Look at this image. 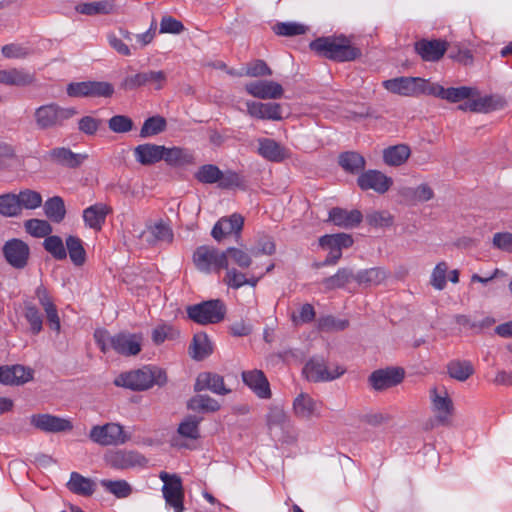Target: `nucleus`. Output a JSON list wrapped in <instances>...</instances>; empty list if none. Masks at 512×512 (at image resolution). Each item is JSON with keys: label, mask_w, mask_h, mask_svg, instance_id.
Listing matches in <instances>:
<instances>
[{"label": "nucleus", "mask_w": 512, "mask_h": 512, "mask_svg": "<svg viewBox=\"0 0 512 512\" xmlns=\"http://www.w3.org/2000/svg\"><path fill=\"white\" fill-rule=\"evenodd\" d=\"M94 339L103 353L113 349L123 356H135L142 349L143 337L141 334L120 332L111 336L104 329L94 332Z\"/></svg>", "instance_id": "nucleus-1"}, {"label": "nucleus", "mask_w": 512, "mask_h": 512, "mask_svg": "<svg viewBox=\"0 0 512 512\" xmlns=\"http://www.w3.org/2000/svg\"><path fill=\"white\" fill-rule=\"evenodd\" d=\"M167 382L166 372L156 366H144L140 369L120 374L114 384L134 391H143L153 385L163 386Z\"/></svg>", "instance_id": "nucleus-2"}, {"label": "nucleus", "mask_w": 512, "mask_h": 512, "mask_svg": "<svg viewBox=\"0 0 512 512\" xmlns=\"http://www.w3.org/2000/svg\"><path fill=\"white\" fill-rule=\"evenodd\" d=\"M310 48L321 56L339 62L352 61L361 55L360 50L344 36L318 38L310 43Z\"/></svg>", "instance_id": "nucleus-3"}, {"label": "nucleus", "mask_w": 512, "mask_h": 512, "mask_svg": "<svg viewBox=\"0 0 512 512\" xmlns=\"http://www.w3.org/2000/svg\"><path fill=\"white\" fill-rule=\"evenodd\" d=\"M187 314L191 320L201 325L216 324L224 320L226 306L219 299L204 301L189 306Z\"/></svg>", "instance_id": "nucleus-4"}, {"label": "nucleus", "mask_w": 512, "mask_h": 512, "mask_svg": "<svg viewBox=\"0 0 512 512\" xmlns=\"http://www.w3.org/2000/svg\"><path fill=\"white\" fill-rule=\"evenodd\" d=\"M76 114L77 110L74 107H61L51 103L37 108L34 117L40 129H48L61 126L65 120L72 118Z\"/></svg>", "instance_id": "nucleus-5"}, {"label": "nucleus", "mask_w": 512, "mask_h": 512, "mask_svg": "<svg viewBox=\"0 0 512 512\" xmlns=\"http://www.w3.org/2000/svg\"><path fill=\"white\" fill-rule=\"evenodd\" d=\"M430 81L419 77H397L383 82V86L391 93L406 97L428 95Z\"/></svg>", "instance_id": "nucleus-6"}, {"label": "nucleus", "mask_w": 512, "mask_h": 512, "mask_svg": "<svg viewBox=\"0 0 512 512\" xmlns=\"http://www.w3.org/2000/svg\"><path fill=\"white\" fill-rule=\"evenodd\" d=\"M345 373V369L335 363L328 364L322 357L311 358L303 368V374L312 382H328Z\"/></svg>", "instance_id": "nucleus-7"}, {"label": "nucleus", "mask_w": 512, "mask_h": 512, "mask_svg": "<svg viewBox=\"0 0 512 512\" xmlns=\"http://www.w3.org/2000/svg\"><path fill=\"white\" fill-rule=\"evenodd\" d=\"M92 442L101 446L122 445L130 440L131 435L127 434L124 427L119 423H106L95 425L89 432Z\"/></svg>", "instance_id": "nucleus-8"}, {"label": "nucleus", "mask_w": 512, "mask_h": 512, "mask_svg": "<svg viewBox=\"0 0 512 512\" xmlns=\"http://www.w3.org/2000/svg\"><path fill=\"white\" fill-rule=\"evenodd\" d=\"M193 262L199 271L207 274L227 268L224 251L209 246L198 247L193 254Z\"/></svg>", "instance_id": "nucleus-9"}, {"label": "nucleus", "mask_w": 512, "mask_h": 512, "mask_svg": "<svg viewBox=\"0 0 512 512\" xmlns=\"http://www.w3.org/2000/svg\"><path fill=\"white\" fill-rule=\"evenodd\" d=\"M159 478L163 481L162 493L166 506L173 508L174 512H183L184 491L180 477L161 472Z\"/></svg>", "instance_id": "nucleus-10"}, {"label": "nucleus", "mask_w": 512, "mask_h": 512, "mask_svg": "<svg viewBox=\"0 0 512 512\" xmlns=\"http://www.w3.org/2000/svg\"><path fill=\"white\" fill-rule=\"evenodd\" d=\"M505 104V100L502 97L496 95L482 96L476 88V93L468 101L461 103L458 109L464 112L489 113L502 109Z\"/></svg>", "instance_id": "nucleus-11"}, {"label": "nucleus", "mask_w": 512, "mask_h": 512, "mask_svg": "<svg viewBox=\"0 0 512 512\" xmlns=\"http://www.w3.org/2000/svg\"><path fill=\"white\" fill-rule=\"evenodd\" d=\"M431 408L436 420L446 424L453 411V402L445 387H433L429 391Z\"/></svg>", "instance_id": "nucleus-12"}, {"label": "nucleus", "mask_w": 512, "mask_h": 512, "mask_svg": "<svg viewBox=\"0 0 512 512\" xmlns=\"http://www.w3.org/2000/svg\"><path fill=\"white\" fill-rule=\"evenodd\" d=\"M30 424L46 433H60L70 431L73 428L70 419L48 413L31 415Z\"/></svg>", "instance_id": "nucleus-13"}, {"label": "nucleus", "mask_w": 512, "mask_h": 512, "mask_svg": "<svg viewBox=\"0 0 512 512\" xmlns=\"http://www.w3.org/2000/svg\"><path fill=\"white\" fill-rule=\"evenodd\" d=\"M138 238L148 245H155L158 242H171L173 232L168 223L159 219L156 221H148L145 229L139 232Z\"/></svg>", "instance_id": "nucleus-14"}, {"label": "nucleus", "mask_w": 512, "mask_h": 512, "mask_svg": "<svg viewBox=\"0 0 512 512\" xmlns=\"http://www.w3.org/2000/svg\"><path fill=\"white\" fill-rule=\"evenodd\" d=\"M322 405L306 392H300L293 400L292 411L301 420H311L321 416Z\"/></svg>", "instance_id": "nucleus-15"}, {"label": "nucleus", "mask_w": 512, "mask_h": 512, "mask_svg": "<svg viewBox=\"0 0 512 512\" xmlns=\"http://www.w3.org/2000/svg\"><path fill=\"white\" fill-rule=\"evenodd\" d=\"M3 254L12 267L22 269L27 265L30 248L24 241L14 238L4 244Z\"/></svg>", "instance_id": "nucleus-16"}, {"label": "nucleus", "mask_w": 512, "mask_h": 512, "mask_svg": "<svg viewBox=\"0 0 512 512\" xmlns=\"http://www.w3.org/2000/svg\"><path fill=\"white\" fill-rule=\"evenodd\" d=\"M476 93L475 87L461 86L444 88L438 83H430L428 95L446 100L450 103L468 101Z\"/></svg>", "instance_id": "nucleus-17"}, {"label": "nucleus", "mask_w": 512, "mask_h": 512, "mask_svg": "<svg viewBox=\"0 0 512 512\" xmlns=\"http://www.w3.org/2000/svg\"><path fill=\"white\" fill-rule=\"evenodd\" d=\"M107 464L115 469H130L146 464L144 456L135 451L117 450L105 455Z\"/></svg>", "instance_id": "nucleus-18"}, {"label": "nucleus", "mask_w": 512, "mask_h": 512, "mask_svg": "<svg viewBox=\"0 0 512 512\" xmlns=\"http://www.w3.org/2000/svg\"><path fill=\"white\" fill-rule=\"evenodd\" d=\"M357 182L362 190L371 189L379 194L387 192L393 184L391 177L378 170H368L362 173Z\"/></svg>", "instance_id": "nucleus-19"}, {"label": "nucleus", "mask_w": 512, "mask_h": 512, "mask_svg": "<svg viewBox=\"0 0 512 512\" xmlns=\"http://www.w3.org/2000/svg\"><path fill=\"white\" fill-rule=\"evenodd\" d=\"M33 370L23 365L0 366V383L7 386H20L33 379Z\"/></svg>", "instance_id": "nucleus-20"}, {"label": "nucleus", "mask_w": 512, "mask_h": 512, "mask_svg": "<svg viewBox=\"0 0 512 512\" xmlns=\"http://www.w3.org/2000/svg\"><path fill=\"white\" fill-rule=\"evenodd\" d=\"M248 94L259 99H279L283 96L282 86L274 81L259 80L245 85Z\"/></svg>", "instance_id": "nucleus-21"}, {"label": "nucleus", "mask_w": 512, "mask_h": 512, "mask_svg": "<svg viewBox=\"0 0 512 512\" xmlns=\"http://www.w3.org/2000/svg\"><path fill=\"white\" fill-rule=\"evenodd\" d=\"M404 378V371L400 368H387L374 371L369 382L375 390H384L399 384Z\"/></svg>", "instance_id": "nucleus-22"}, {"label": "nucleus", "mask_w": 512, "mask_h": 512, "mask_svg": "<svg viewBox=\"0 0 512 512\" xmlns=\"http://www.w3.org/2000/svg\"><path fill=\"white\" fill-rule=\"evenodd\" d=\"M166 81V74L163 71L141 72L127 76L122 83L125 89H135L146 84H154L156 89H161Z\"/></svg>", "instance_id": "nucleus-23"}, {"label": "nucleus", "mask_w": 512, "mask_h": 512, "mask_svg": "<svg viewBox=\"0 0 512 512\" xmlns=\"http://www.w3.org/2000/svg\"><path fill=\"white\" fill-rule=\"evenodd\" d=\"M247 113L254 118L263 119V120H281L282 119V109L281 105L278 103L272 102H257V101H247L246 102Z\"/></svg>", "instance_id": "nucleus-24"}, {"label": "nucleus", "mask_w": 512, "mask_h": 512, "mask_svg": "<svg viewBox=\"0 0 512 512\" xmlns=\"http://www.w3.org/2000/svg\"><path fill=\"white\" fill-rule=\"evenodd\" d=\"M258 154L271 162H281L290 156L289 150L270 138H259L257 140Z\"/></svg>", "instance_id": "nucleus-25"}, {"label": "nucleus", "mask_w": 512, "mask_h": 512, "mask_svg": "<svg viewBox=\"0 0 512 512\" xmlns=\"http://www.w3.org/2000/svg\"><path fill=\"white\" fill-rule=\"evenodd\" d=\"M243 382L259 397L268 399L271 397L269 382L261 370H250L242 373Z\"/></svg>", "instance_id": "nucleus-26"}, {"label": "nucleus", "mask_w": 512, "mask_h": 512, "mask_svg": "<svg viewBox=\"0 0 512 512\" xmlns=\"http://www.w3.org/2000/svg\"><path fill=\"white\" fill-rule=\"evenodd\" d=\"M164 145L144 143L136 146L133 150L135 160L144 166L153 165L163 160Z\"/></svg>", "instance_id": "nucleus-27"}, {"label": "nucleus", "mask_w": 512, "mask_h": 512, "mask_svg": "<svg viewBox=\"0 0 512 512\" xmlns=\"http://www.w3.org/2000/svg\"><path fill=\"white\" fill-rule=\"evenodd\" d=\"M243 224L244 219L239 214H232L230 217L221 218L214 225L212 236L215 240L220 241L222 238L232 233L239 234Z\"/></svg>", "instance_id": "nucleus-28"}, {"label": "nucleus", "mask_w": 512, "mask_h": 512, "mask_svg": "<svg viewBox=\"0 0 512 512\" xmlns=\"http://www.w3.org/2000/svg\"><path fill=\"white\" fill-rule=\"evenodd\" d=\"M111 212L108 205L104 203H96L83 210V221L85 226L99 231L105 223L106 216Z\"/></svg>", "instance_id": "nucleus-29"}, {"label": "nucleus", "mask_w": 512, "mask_h": 512, "mask_svg": "<svg viewBox=\"0 0 512 512\" xmlns=\"http://www.w3.org/2000/svg\"><path fill=\"white\" fill-rule=\"evenodd\" d=\"M49 158L59 165L77 168L88 158V155L86 153H74L65 147H57L49 152Z\"/></svg>", "instance_id": "nucleus-30"}, {"label": "nucleus", "mask_w": 512, "mask_h": 512, "mask_svg": "<svg viewBox=\"0 0 512 512\" xmlns=\"http://www.w3.org/2000/svg\"><path fill=\"white\" fill-rule=\"evenodd\" d=\"M195 390H210L211 392L219 395H225L231 391L225 386L222 376L211 372H203L198 375L195 383Z\"/></svg>", "instance_id": "nucleus-31"}, {"label": "nucleus", "mask_w": 512, "mask_h": 512, "mask_svg": "<svg viewBox=\"0 0 512 512\" xmlns=\"http://www.w3.org/2000/svg\"><path fill=\"white\" fill-rule=\"evenodd\" d=\"M34 81V74L25 69L10 68L0 70V84L3 85L25 87L31 85Z\"/></svg>", "instance_id": "nucleus-32"}, {"label": "nucleus", "mask_w": 512, "mask_h": 512, "mask_svg": "<svg viewBox=\"0 0 512 512\" xmlns=\"http://www.w3.org/2000/svg\"><path fill=\"white\" fill-rule=\"evenodd\" d=\"M363 219V215L359 210H345L339 207L329 211V220L336 226L342 228H353L358 226Z\"/></svg>", "instance_id": "nucleus-33"}, {"label": "nucleus", "mask_w": 512, "mask_h": 512, "mask_svg": "<svg viewBox=\"0 0 512 512\" xmlns=\"http://www.w3.org/2000/svg\"><path fill=\"white\" fill-rule=\"evenodd\" d=\"M163 160L171 167H185L195 163L193 153L182 147H165Z\"/></svg>", "instance_id": "nucleus-34"}, {"label": "nucleus", "mask_w": 512, "mask_h": 512, "mask_svg": "<svg viewBox=\"0 0 512 512\" xmlns=\"http://www.w3.org/2000/svg\"><path fill=\"white\" fill-rule=\"evenodd\" d=\"M415 49L425 61H437L446 52V43L441 40H422L416 43Z\"/></svg>", "instance_id": "nucleus-35"}, {"label": "nucleus", "mask_w": 512, "mask_h": 512, "mask_svg": "<svg viewBox=\"0 0 512 512\" xmlns=\"http://www.w3.org/2000/svg\"><path fill=\"white\" fill-rule=\"evenodd\" d=\"M67 488L74 494L89 497L96 490V483L78 472H72L67 482Z\"/></svg>", "instance_id": "nucleus-36"}, {"label": "nucleus", "mask_w": 512, "mask_h": 512, "mask_svg": "<svg viewBox=\"0 0 512 512\" xmlns=\"http://www.w3.org/2000/svg\"><path fill=\"white\" fill-rule=\"evenodd\" d=\"M388 272L380 267L364 269L355 274L354 280L359 285L377 286L388 278Z\"/></svg>", "instance_id": "nucleus-37"}, {"label": "nucleus", "mask_w": 512, "mask_h": 512, "mask_svg": "<svg viewBox=\"0 0 512 512\" xmlns=\"http://www.w3.org/2000/svg\"><path fill=\"white\" fill-rule=\"evenodd\" d=\"M267 427L270 434L274 437L279 436V431H283L288 425V417L282 407L275 406L269 409L266 416Z\"/></svg>", "instance_id": "nucleus-38"}, {"label": "nucleus", "mask_w": 512, "mask_h": 512, "mask_svg": "<svg viewBox=\"0 0 512 512\" xmlns=\"http://www.w3.org/2000/svg\"><path fill=\"white\" fill-rule=\"evenodd\" d=\"M411 155V149L406 144L390 146L383 151L384 162L389 166L404 164Z\"/></svg>", "instance_id": "nucleus-39"}, {"label": "nucleus", "mask_w": 512, "mask_h": 512, "mask_svg": "<svg viewBox=\"0 0 512 512\" xmlns=\"http://www.w3.org/2000/svg\"><path fill=\"white\" fill-rule=\"evenodd\" d=\"M190 350V354L193 359L203 360L212 353L213 346L207 334L197 333L193 337Z\"/></svg>", "instance_id": "nucleus-40"}, {"label": "nucleus", "mask_w": 512, "mask_h": 512, "mask_svg": "<svg viewBox=\"0 0 512 512\" xmlns=\"http://www.w3.org/2000/svg\"><path fill=\"white\" fill-rule=\"evenodd\" d=\"M44 213L52 222L60 223L66 215L64 200L60 196L48 198L44 203Z\"/></svg>", "instance_id": "nucleus-41"}, {"label": "nucleus", "mask_w": 512, "mask_h": 512, "mask_svg": "<svg viewBox=\"0 0 512 512\" xmlns=\"http://www.w3.org/2000/svg\"><path fill=\"white\" fill-rule=\"evenodd\" d=\"M401 195L407 200L417 203L431 200L434 197V192L428 184L423 183L415 188H403Z\"/></svg>", "instance_id": "nucleus-42"}, {"label": "nucleus", "mask_w": 512, "mask_h": 512, "mask_svg": "<svg viewBox=\"0 0 512 512\" xmlns=\"http://www.w3.org/2000/svg\"><path fill=\"white\" fill-rule=\"evenodd\" d=\"M16 197L19 202L20 212L25 210H35L42 206L43 198L41 194L35 190L24 189L21 190Z\"/></svg>", "instance_id": "nucleus-43"}, {"label": "nucleus", "mask_w": 512, "mask_h": 512, "mask_svg": "<svg viewBox=\"0 0 512 512\" xmlns=\"http://www.w3.org/2000/svg\"><path fill=\"white\" fill-rule=\"evenodd\" d=\"M0 215L6 218L19 217L20 206L15 193L0 195Z\"/></svg>", "instance_id": "nucleus-44"}, {"label": "nucleus", "mask_w": 512, "mask_h": 512, "mask_svg": "<svg viewBox=\"0 0 512 512\" xmlns=\"http://www.w3.org/2000/svg\"><path fill=\"white\" fill-rule=\"evenodd\" d=\"M225 258L227 260V268L230 264L237 265L241 269L249 268L252 264L251 255L239 248L230 247L224 251Z\"/></svg>", "instance_id": "nucleus-45"}, {"label": "nucleus", "mask_w": 512, "mask_h": 512, "mask_svg": "<svg viewBox=\"0 0 512 512\" xmlns=\"http://www.w3.org/2000/svg\"><path fill=\"white\" fill-rule=\"evenodd\" d=\"M353 244V239L345 233L324 235L319 239V245L324 249L348 248Z\"/></svg>", "instance_id": "nucleus-46"}, {"label": "nucleus", "mask_w": 512, "mask_h": 512, "mask_svg": "<svg viewBox=\"0 0 512 512\" xmlns=\"http://www.w3.org/2000/svg\"><path fill=\"white\" fill-rule=\"evenodd\" d=\"M188 408L195 412H215L219 410L220 404L207 395H196L188 402Z\"/></svg>", "instance_id": "nucleus-47"}, {"label": "nucleus", "mask_w": 512, "mask_h": 512, "mask_svg": "<svg viewBox=\"0 0 512 512\" xmlns=\"http://www.w3.org/2000/svg\"><path fill=\"white\" fill-rule=\"evenodd\" d=\"M354 277L355 275L351 269L341 268L333 276L325 278L322 283L326 290H333L344 287L347 283L354 279Z\"/></svg>", "instance_id": "nucleus-48"}, {"label": "nucleus", "mask_w": 512, "mask_h": 512, "mask_svg": "<svg viewBox=\"0 0 512 512\" xmlns=\"http://www.w3.org/2000/svg\"><path fill=\"white\" fill-rule=\"evenodd\" d=\"M24 317L30 324L33 334H39L43 328V320L40 311L31 301H24Z\"/></svg>", "instance_id": "nucleus-49"}, {"label": "nucleus", "mask_w": 512, "mask_h": 512, "mask_svg": "<svg viewBox=\"0 0 512 512\" xmlns=\"http://www.w3.org/2000/svg\"><path fill=\"white\" fill-rule=\"evenodd\" d=\"M166 120L161 116H153L146 119L140 130L141 138L156 136L166 129Z\"/></svg>", "instance_id": "nucleus-50"}, {"label": "nucleus", "mask_w": 512, "mask_h": 512, "mask_svg": "<svg viewBox=\"0 0 512 512\" xmlns=\"http://www.w3.org/2000/svg\"><path fill=\"white\" fill-rule=\"evenodd\" d=\"M113 9V3L108 0L92 3H81L76 6V11L84 15L109 14L113 11Z\"/></svg>", "instance_id": "nucleus-51"}, {"label": "nucleus", "mask_w": 512, "mask_h": 512, "mask_svg": "<svg viewBox=\"0 0 512 512\" xmlns=\"http://www.w3.org/2000/svg\"><path fill=\"white\" fill-rule=\"evenodd\" d=\"M102 487L117 498H127L132 493L131 485L125 480H107L100 481Z\"/></svg>", "instance_id": "nucleus-52"}, {"label": "nucleus", "mask_w": 512, "mask_h": 512, "mask_svg": "<svg viewBox=\"0 0 512 512\" xmlns=\"http://www.w3.org/2000/svg\"><path fill=\"white\" fill-rule=\"evenodd\" d=\"M28 234L36 238L47 237L52 232L50 223L43 219H29L24 223Z\"/></svg>", "instance_id": "nucleus-53"}, {"label": "nucleus", "mask_w": 512, "mask_h": 512, "mask_svg": "<svg viewBox=\"0 0 512 512\" xmlns=\"http://www.w3.org/2000/svg\"><path fill=\"white\" fill-rule=\"evenodd\" d=\"M66 247L69 252L71 261L75 265H82L85 262V250L80 238L76 236H69L66 239Z\"/></svg>", "instance_id": "nucleus-54"}, {"label": "nucleus", "mask_w": 512, "mask_h": 512, "mask_svg": "<svg viewBox=\"0 0 512 512\" xmlns=\"http://www.w3.org/2000/svg\"><path fill=\"white\" fill-rule=\"evenodd\" d=\"M88 98H109L114 94V86L106 81H88Z\"/></svg>", "instance_id": "nucleus-55"}, {"label": "nucleus", "mask_w": 512, "mask_h": 512, "mask_svg": "<svg viewBox=\"0 0 512 512\" xmlns=\"http://www.w3.org/2000/svg\"><path fill=\"white\" fill-rule=\"evenodd\" d=\"M449 375L459 381H465L473 373V367L468 361H452L448 365Z\"/></svg>", "instance_id": "nucleus-56"}, {"label": "nucleus", "mask_w": 512, "mask_h": 512, "mask_svg": "<svg viewBox=\"0 0 512 512\" xmlns=\"http://www.w3.org/2000/svg\"><path fill=\"white\" fill-rule=\"evenodd\" d=\"M44 248L54 258L58 260L65 259L67 256L66 248L64 247L63 241L59 236L52 235L47 236L44 240Z\"/></svg>", "instance_id": "nucleus-57"}, {"label": "nucleus", "mask_w": 512, "mask_h": 512, "mask_svg": "<svg viewBox=\"0 0 512 512\" xmlns=\"http://www.w3.org/2000/svg\"><path fill=\"white\" fill-rule=\"evenodd\" d=\"M220 176L221 170L213 164L203 165L195 173V178L204 184L218 183Z\"/></svg>", "instance_id": "nucleus-58"}, {"label": "nucleus", "mask_w": 512, "mask_h": 512, "mask_svg": "<svg viewBox=\"0 0 512 512\" xmlns=\"http://www.w3.org/2000/svg\"><path fill=\"white\" fill-rule=\"evenodd\" d=\"M340 165L347 171L356 172L364 168V158L356 152H346L340 156Z\"/></svg>", "instance_id": "nucleus-59"}, {"label": "nucleus", "mask_w": 512, "mask_h": 512, "mask_svg": "<svg viewBox=\"0 0 512 512\" xmlns=\"http://www.w3.org/2000/svg\"><path fill=\"white\" fill-rule=\"evenodd\" d=\"M393 216L386 210L370 211L366 214V221L369 225L374 227H390L393 224Z\"/></svg>", "instance_id": "nucleus-60"}, {"label": "nucleus", "mask_w": 512, "mask_h": 512, "mask_svg": "<svg viewBox=\"0 0 512 512\" xmlns=\"http://www.w3.org/2000/svg\"><path fill=\"white\" fill-rule=\"evenodd\" d=\"M199 423L200 419L195 416L187 417L179 424V435L189 439H197L199 437Z\"/></svg>", "instance_id": "nucleus-61"}, {"label": "nucleus", "mask_w": 512, "mask_h": 512, "mask_svg": "<svg viewBox=\"0 0 512 512\" xmlns=\"http://www.w3.org/2000/svg\"><path fill=\"white\" fill-rule=\"evenodd\" d=\"M179 336V332L170 325L162 324L152 331V341L156 345L162 344L166 340H172Z\"/></svg>", "instance_id": "nucleus-62"}, {"label": "nucleus", "mask_w": 512, "mask_h": 512, "mask_svg": "<svg viewBox=\"0 0 512 512\" xmlns=\"http://www.w3.org/2000/svg\"><path fill=\"white\" fill-rule=\"evenodd\" d=\"M276 246L273 239L267 235L259 236L255 245L251 248V254L258 255H272L275 253Z\"/></svg>", "instance_id": "nucleus-63"}, {"label": "nucleus", "mask_w": 512, "mask_h": 512, "mask_svg": "<svg viewBox=\"0 0 512 512\" xmlns=\"http://www.w3.org/2000/svg\"><path fill=\"white\" fill-rule=\"evenodd\" d=\"M226 269L225 277L223 278V282L230 288L238 289L244 285H246L247 275L243 272L238 271L234 267H228Z\"/></svg>", "instance_id": "nucleus-64"}]
</instances>
